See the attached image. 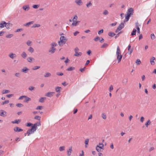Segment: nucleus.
I'll return each mask as SVG.
<instances>
[{
  "instance_id": "3c124183",
  "label": "nucleus",
  "mask_w": 156,
  "mask_h": 156,
  "mask_svg": "<svg viewBox=\"0 0 156 156\" xmlns=\"http://www.w3.org/2000/svg\"><path fill=\"white\" fill-rule=\"evenodd\" d=\"M151 37L152 40H154L155 39V36L153 34H151Z\"/></svg>"
},
{
  "instance_id": "4468645a",
  "label": "nucleus",
  "mask_w": 156,
  "mask_h": 156,
  "mask_svg": "<svg viewBox=\"0 0 156 156\" xmlns=\"http://www.w3.org/2000/svg\"><path fill=\"white\" fill-rule=\"evenodd\" d=\"M9 57L12 59H13L16 58V54H14L12 53H10L9 55Z\"/></svg>"
},
{
  "instance_id": "338daca9",
  "label": "nucleus",
  "mask_w": 156,
  "mask_h": 156,
  "mask_svg": "<svg viewBox=\"0 0 156 156\" xmlns=\"http://www.w3.org/2000/svg\"><path fill=\"white\" fill-rule=\"evenodd\" d=\"M57 75L58 76H62L63 75V74L62 73H57Z\"/></svg>"
},
{
  "instance_id": "72a5a7b5",
  "label": "nucleus",
  "mask_w": 156,
  "mask_h": 156,
  "mask_svg": "<svg viewBox=\"0 0 156 156\" xmlns=\"http://www.w3.org/2000/svg\"><path fill=\"white\" fill-rule=\"evenodd\" d=\"M136 63L137 65H139L141 63V62L139 59H137L136 61Z\"/></svg>"
},
{
  "instance_id": "dca6fc26",
  "label": "nucleus",
  "mask_w": 156,
  "mask_h": 156,
  "mask_svg": "<svg viewBox=\"0 0 156 156\" xmlns=\"http://www.w3.org/2000/svg\"><path fill=\"white\" fill-rule=\"evenodd\" d=\"M24 100L23 101L24 102H27L28 101L31 100L30 98L26 96H24Z\"/></svg>"
},
{
  "instance_id": "f03ea898",
  "label": "nucleus",
  "mask_w": 156,
  "mask_h": 156,
  "mask_svg": "<svg viewBox=\"0 0 156 156\" xmlns=\"http://www.w3.org/2000/svg\"><path fill=\"white\" fill-rule=\"evenodd\" d=\"M67 41V39L66 37L62 36L60 38V41L58 42V44L60 46H62L66 43Z\"/></svg>"
},
{
  "instance_id": "f8f14e48",
  "label": "nucleus",
  "mask_w": 156,
  "mask_h": 156,
  "mask_svg": "<svg viewBox=\"0 0 156 156\" xmlns=\"http://www.w3.org/2000/svg\"><path fill=\"white\" fill-rule=\"evenodd\" d=\"M75 2L76 4L79 6H81L83 5V2L82 0H76Z\"/></svg>"
},
{
  "instance_id": "e2e57ef3",
  "label": "nucleus",
  "mask_w": 156,
  "mask_h": 156,
  "mask_svg": "<svg viewBox=\"0 0 156 156\" xmlns=\"http://www.w3.org/2000/svg\"><path fill=\"white\" fill-rule=\"evenodd\" d=\"M32 125H33V124L32 123H31L30 122H28L27 123V126L29 127V126H31Z\"/></svg>"
},
{
  "instance_id": "6e6d98bb",
  "label": "nucleus",
  "mask_w": 156,
  "mask_h": 156,
  "mask_svg": "<svg viewBox=\"0 0 156 156\" xmlns=\"http://www.w3.org/2000/svg\"><path fill=\"white\" fill-rule=\"evenodd\" d=\"M144 120V118L143 116H141L140 118V121L141 122L143 123Z\"/></svg>"
},
{
  "instance_id": "de8ad7c7",
  "label": "nucleus",
  "mask_w": 156,
  "mask_h": 156,
  "mask_svg": "<svg viewBox=\"0 0 156 156\" xmlns=\"http://www.w3.org/2000/svg\"><path fill=\"white\" fill-rule=\"evenodd\" d=\"M108 14V12L106 10H105L103 12V14L105 15H107Z\"/></svg>"
},
{
  "instance_id": "c85d7f7f",
  "label": "nucleus",
  "mask_w": 156,
  "mask_h": 156,
  "mask_svg": "<svg viewBox=\"0 0 156 156\" xmlns=\"http://www.w3.org/2000/svg\"><path fill=\"white\" fill-rule=\"evenodd\" d=\"M34 119H36V120H39V122H40V120H41V117L40 116H39L38 115H36L34 117Z\"/></svg>"
},
{
  "instance_id": "aec40b11",
  "label": "nucleus",
  "mask_w": 156,
  "mask_h": 156,
  "mask_svg": "<svg viewBox=\"0 0 156 156\" xmlns=\"http://www.w3.org/2000/svg\"><path fill=\"white\" fill-rule=\"evenodd\" d=\"M29 70V69L26 67H24L22 69V72L24 73H26Z\"/></svg>"
},
{
  "instance_id": "603ef678",
  "label": "nucleus",
  "mask_w": 156,
  "mask_h": 156,
  "mask_svg": "<svg viewBox=\"0 0 156 156\" xmlns=\"http://www.w3.org/2000/svg\"><path fill=\"white\" fill-rule=\"evenodd\" d=\"M88 142H89V140L88 139H87L85 141V144H86L85 147H87V145L88 144Z\"/></svg>"
},
{
  "instance_id": "a18cd8bd",
  "label": "nucleus",
  "mask_w": 156,
  "mask_h": 156,
  "mask_svg": "<svg viewBox=\"0 0 156 156\" xmlns=\"http://www.w3.org/2000/svg\"><path fill=\"white\" fill-rule=\"evenodd\" d=\"M39 6V5H34L33 6V7L34 9H37L38 8Z\"/></svg>"
},
{
  "instance_id": "8fccbe9b",
  "label": "nucleus",
  "mask_w": 156,
  "mask_h": 156,
  "mask_svg": "<svg viewBox=\"0 0 156 156\" xmlns=\"http://www.w3.org/2000/svg\"><path fill=\"white\" fill-rule=\"evenodd\" d=\"M15 76L17 77H20V73H15Z\"/></svg>"
},
{
  "instance_id": "20e7f679",
  "label": "nucleus",
  "mask_w": 156,
  "mask_h": 156,
  "mask_svg": "<svg viewBox=\"0 0 156 156\" xmlns=\"http://www.w3.org/2000/svg\"><path fill=\"white\" fill-rule=\"evenodd\" d=\"M133 10L132 8H130L128 9L127 14L125 16V19L126 20V21H127L129 20L131 15L133 14Z\"/></svg>"
},
{
  "instance_id": "09e8293b",
  "label": "nucleus",
  "mask_w": 156,
  "mask_h": 156,
  "mask_svg": "<svg viewBox=\"0 0 156 156\" xmlns=\"http://www.w3.org/2000/svg\"><path fill=\"white\" fill-rule=\"evenodd\" d=\"M108 46V45L107 44L104 43L101 46V48H105L107 47Z\"/></svg>"
},
{
  "instance_id": "a19ab883",
  "label": "nucleus",
  "mask_w": 156,
  "mask_h": 156,
  "mask_svg": "<svg viewBox=\"0 0 156 156\" xmlns=\"http://www.w3.org/2000/svg\"><path fill=\"white\" fill-rule=\"evenodd\" d=\"M9 102V100H5L2 103V105H4L5 104H8Z\"/></svg>"
},
{
  "instance_id": "7ed1b4c3",
  "label": "nucleus",
  "mask_w": 156,
  "mask_h": 156,
  "mask_svg": "<svg viewBox=\"0 0 156 156\" xmlns=\"http://www.w3.org/2000/svg\"><path fill=\"white\" fill-rule=\"evenodd\" d=\"M51 47L49 50V52L51 54H53L56 50L55 47L57 45V44L55 42H52L51 43Z\"/></svg>"
},
{
  "instance_id": "bb28decb",
  "label": "nucleus",
  "mask_w": 156,
  "mask_h": 156,
  "mask_svg": "<svg viewBox=\"0 0 156 156\" xmlns=\"http://www.w3.org/2000/svg\"><path fill=\"white\" fill-rule=\"evenodd\" d=\"M20 122H21L20 119H17V120H15L14 121H12V122L13 124L16 123V124H18Z\"/></svg>"
},
{
  "instance_id": "37998d69",
  "label": "nucleus",
  "mask_w": 156,
  "mask_h": 156,
  "mask_svg": "<svg viewBox=\"0 0 156 156\" xmlns=\"http://www.w3.org/2000/svg\"><path fill=\"white\" fill-rule=\"evenodd\" d=\"M136 29H133L132 33H131V35L133 36V35H135L136 34Z\"/></svg>"
},
{
  "instance_id": "412c9836",
  "label": "nucleus",
  "mask_w": 156,
  "mask_h": 156,
  "mask_svg": "<svg viewBox=\"0 0 156 156\" xmlns=\"http://www.w3.org/2000/svg\"><path fill=\"white\" fill-rule=\"evenodd\" d=\"M10 91L9 90H3L2 91V93L3 94H5L9 93Z\"/></svg>"
},
{
  "instance_id": "bf43d9fd",
  "label": "nucleus",
  "mask_w": 156,
  "mask_h": 156,
  "mask_svg": "<svg viewBox=\"0 0 156 156\" xmlns=\"http://www.w3.org/2000/svg\"><path fill=\"white\" fill-rule=\"evenodd\" d=\"M79 32L78 31H76L73 33L74 36H76L79 33Z\"/></svg>"
},
{
  "instance_id": "a878e982",
  "label": "nucleus",
  "mask_w": 156,
  "mask_h": 156,
  "mask_svg": "<svg viewBox=\"0 0 156 156\" xmlns=\"http://www.w3.org/2000/svg\"><path fill=\"white\" fill-rule=\"evenodd\" d=\"M21 56L23 58H25L27 56V55L25 52L23 51L22 52Z\"/></svg>"
},
{
  "instance_id": "4c0bfd02",
  "label": "nucleus",
  "mask_w": 156,
  "mask_h": 156,
  "mask_svg": "<svg viewBox=\"0 0 156 156\" xmlns=\"http://www.w3.org/2000/svg\"><path fill=\"white\" fill-rule=\"evenodd\" d=\"M61 89V87H57L55 88V90L57 92H59Z\"/></svg>"
},
{
  "instance_id": "f3484780",
  "label": "nucleus",
  "mask_w": 156,
  "mask_h": 156,
  "mask_svg": "<svg viewBox=\"0 0 156 156\" xmlns=\"http://www.w3.org/2000/svg\"><path fill=\"white\" fill-rule=\"evenodd\" d=\"M23 8L25 11H28L30 9V7L29 5H25L23 7Z\"/></svg>"
},
{
  "instance_id": "864d4df0",
  "label": "nucleus",
  "mask_w": 156,
  "mask_h": 156,
  "mask_svg": "<svg viewBox=\"0 0 156 156\" xmlns=\"http://www.w3.org/2000/svg\"><path fill=\"white\" fill-rule=\"evenodd\" d=\"M113 89V88L112 85H111L110 86L109 88V90L110 92H111Z\"/></svg>"
},
{
  "instance_id": "69168bd1",
  "label": "nucleus",
  "mask_w": 156,
  "mask_h": 156,
  "mask_svg": "<svg viewBox=\"0 0 156 156\" xmlns=\"http://www.w3.org/2000/svg\"><path fill=\"white\" fill-rule=\"evenodd\" d=\"M154 150V147H151L149 149V152H151V151H152L153 150Z\"/></svg>"
},
{
  "instance_id": "c756f323",
  "label": "nucleus",
  "mask_w": 156,
  "mask_h": 156,
  "mask_svg": "<svg viewBox=\"0 0 156 156\" xmlns=\"http://www.w3.org/2000/svg\"><path fill=\"white\" fill-rule=\"evenodd\" d=\"M28 51L31 53H33L34 51V50L32 47H30L29 48Z\"/></svg>"
},
{
  "instance_id": "c9c22d12",
  "label": "nucleus",
  "mask_w": 156,
  "mask_h": 156,
  "mask_svg": "<svg viewBox=\"0 0 156 156\" xmlns=\"http://www.w3.org/2000/svg\"><path fill=\"white\" fill-rule=\"evenodd\" d=\"M59 150L60 151H63L65 150V147L64 146L60 147L59 148Z\"/></svg>"
},
{
  "instance_id": "393cba45",
  "label": "nucleus",
  "mask_w": 156,
  "mask_h": 156,
  "mask_svg": "<svg viewBox=\"0 0 156 156\" xmlns=\"http://www.w3.org/2000/svg\"><path fill=\"white\" fill-rule=\"evenodd\" d=\"M72 151V147H70L68 150L67 151V154L69 156H70L71 155V152Z\"/></svg>"
},
{
  "instance_id": "f257e3e1",
  "label": "nucleus",
  "mask_w": 156,
  "mask_h": 156,
  "mask_svg": "<svg viewBox=\"0 0 156 156\" xmlns=\"http://www.w3.org/2000/svg\"><path fill=\"white\" fill-rule=\"evenodd\" d=\"M116 56L117 59L118 60V63H119L121 61L122 57V55L121 54V50L119 46H118L117 47Z\"/></svg>"
},
{
  "instance_id": "5fc2aeb1",
  "label": "nucleus",
  "mask_w": 156,
  "mask_h": 156,
  "mask_svg": "<svg viewBox=\"0 0 156 156\" xmlns=\"http://www.w3.org/2000/svg\"><path fill=\"white\" fill-rule=\"evenodd\" d=\"M16 106L19 107H20L23 106V105L22 104L20 103H18L16 104Z\"/></svg>"
},
{
  "instance_id": "f704fd0d",
  "label": "nucleus",
  "mask_w": 156,
  "mask_h": 156,
  "mask_svg": "<svg viewBox=\"0 0 156 156\" xmlns=\"http://www.w3.org/2000/svg\"><path fill=\"white\" fill-rule=\"evenodd\" d=\"M41 26L40 24H35L32 27L33 28H35L36 27H39Z\"/></svg>"
},
{
  "instance_id": "473e14b6",
  "label": "nucleus",
  "mask_w": 156,
  "mask_h": 156,
  "mask_svg": "<svg viewBox=\"0 0 156 156\" xmlns=\"http://www.w3.org/2000/svg\"><path fill=\"white\" fill-rule=\"evenodd\" d=\"M92 4L91 2H89L86 4V5L87 8H89L91 6Z\"/></svg>"
},
{
  "instance_id": "6ab92c4d",
  "label": "nucleus",
  "mask_w": 156,
  "mask_h": 156,
  "mask_svg": "<svg viewBox=\"0 0 156 156\" xmlns=\"http://www.w3.org/2000/svg\"><path fill=\"white\" fill-rule=\"evenodd\" d=\"M33 21L30 22L26 23L24 26L26 27H29L30 25L33 24Z\"/></svg>"
},
{
  "instance_id": "2eb2a0df",
  "label": "nucleus",
  "mask_w": 156,
  "mask_h": 156,
  "mask_svg": "<svg viewBox=\"0 0 156 156\" xmlns=\"http://www.w3.org/2000/svg\"><path fill=\"white\" fill-rule=\"evenodd\" d=\"M14 130L15 132H19L23 131V130L18 127H16L14 128Z\"/></svg>"
},
{
  "instance_id": "b1692460",
  "label": "nucleus",
  "mask_w": 156,
  "mask_h": 156,
  "mask_svg": "<svg viewBox=\"0 0 156 156\" xmlns=\"http://www.w3.org/2000/svg\"><path fill=\"white\" fill-rule=\"evenodd\" d=\"M34 60V59L31 57H28L27 59V61L28 62L31 63Z\"/></svg>"
},
{
  "instance_id": "2f4dec72",
  "label": "nucleus",
  "mask_w": 156,
  "mask_h": 156,
  "mask_svg": "<svg viewBox=\"0 0 156 156\" xmlns=\"http://www.w3.org/2000/svg\"><path fill=\"white\" fill-rule=\"evenodd\" d=\"M33 133L32 132L30 131V129L28 130L27 133H25V136H26L27 135L28 136H29L30 134Z\"/></svg>"
},
{
  "instance_id": "cd10ccee",
  "label": "nucleus",
  "mask_w": 156,
  "mask_h": 156,
  "mask_svg": "<svg viewBox=\"0 0 156 156\" xmlns=\"http://www.w3.org/2000/svg\"><path fill=\"white\" fill-rule=\"evenodd\" d=\"M131 46L130 45H128V50L130 54H131L133 51V49L132 48H131Z\"/></svg>"
},
{
  "instance_id": "ddd939ff",
  "label": "nucleus",
  "mask_w": 156,
  "mask_h": 156,
  "mask_svg": "<svg viewBox=\"0 0 156 156\" xmlns=\"http://www.w3.org/2000/svg\"><path fill=\"white\" fill-rule=\"evenodd\" d=\"M55 94L54 92H48L45 94V96L49 97L52 96Z\"/></svg>"
},
{
  "instance_id": "7c9ffc66",
  "label": "nucleus",
  "mask_w": 156,
  "mask_h": 156,
  "mask_svg": "<svg viewBox=\"0 0 156 156\" xmlns=\"http://www.w3.org/2000/svg\"><path fill=\"white\" fill-rule=\"evenodd\" d=\"M46 99V98L45 97H42L39 100V102L41 103L44 102L45 100Z\"/></svg>"
},
{
  "instance_id": "0e129e2a",
  "label": "nucleus",
  "mask_w": 156,
  "mask_h": 156,
  "mask_svg": "<svg viewBox=\"0 0 156 156\" xmlns=\"http://www.w3.org/2000/svg\"><path fill=\"white\" fill-rule=\"evenodd\" d=\"M103 32V29H101L98 32V34L100 35L101 34H102Z\"/></svg>"
},
{
  "instance_id": "423d86ee",
  "label": "nucleus",
  "mask_w": 156,
  "mask_h": 156,
  "mask_svg": "<svg viewBox=\"0 0 156 156\" xmlns=\"http://www.w3.org/2000/svg\"><path fill=\"white\" fill-rule=\"evenodd\" d=\"M96 150L98 152L102 151L104 150V144L102 143H99L96 147Z\"/></svg>"
},
{
  "instance_id": "4be33fe9",
  "label": "nucleus",
  "mask_w": 156,
  "mask_h": 156,
  "mask_svg": "<svg viewBox=\"0 0 156 156\" xmlns=\"http://www.w3.org/2000/svg\"><path fill=\"white\" fill-rule=\"evenodd\" d=\"M51 76V74L49 72H47L45 73L44 75V77L47 78L50 77Z\"/></svg>"
},
{
  "instance_id": "5701e85b",
  "label": "nucleus",
  "mask_w": 156,
  "mask_h": 156,
  "mask_svg": "<svg viewBox=\"0 0 156 156\" xmlns=\"http://www.w3.org/2000/svg\"><path fill=\"white\" fill-rule=\"evenodd\" d=\"M102 118L104 120H106L107 118L106 115L105 113H102L101 115Z\"/></svg>"
},
{
  "instance_id": "e433bc0d",
  "label": "nucleus",
  "mask_w": 156,
  "mask_h": 156,
  "mask_svg": "<svg viewBox=\"0 0 156 156\" xmlns=\"http://www.w3.org/2000/svg\"><path fill=\"white\" fill-rule=\"evenodd\" d=\"M151 121L149 119H148L147 121V122H146L145 123V125L147 127H148V126L149 125H150V124H151Z\"/></svg>"
},
{
  "instance_id": "774afa93",
  "label": "nucleus",
  "mask_w": 156,
  "mask_h": 156,
  "mask_svg": "<svg viewBox=\"0 0 156 156\" xmlns=\"http://www.w3.org/2000/svg\"><path fill=\"white\" fill-rule=\"evenodd\" d=\"M79 156H84V152L83 151H81V154L79 155Z\"/></svg>"
},
{
  "instance_id": "ea45409f",
  "label": "nucleus",
  "mask_w": 156,
  "mask_h": 156,
  "mask_svg": "<svg viewBox=\"0 0 156 156\" xmlns=\"http://www.w3.org/2000/svg\"><path fill=\"white\" fill-rule=\"evenodd\" d=\"M13 36V34H8L6 36V37L8 38H11Z\"/></svg>"
},
{
  "instance_id": "6e6552de",
  "label": "nucleus",
  "mask_w": 156,
  "mask_h": 156,
  "mask_svg": "<svg viewBox=\"0 0 156 156\" xmlns=\"http://www.w3.org/2000/svg\"><path fill=\"white\" fill-rule=\"evenodd\" d=\"M10 23H6L4 21H2L0 23V28H3L5 27L7 29H9Z\"/></svg>"
},
{
  "instance_id": "39448f33",
  "label": "nucleus",
  "mask_w": 156,
  "mask_h": 156,
  "mask_svg": "<svg viewBox=\"0 0 156 156\" xmlns=\"http://www.w3.org/2000/svg\"><path fill=\"white\" fill-rule=\"evenodd\" d=\"M78 16L75 15L74 16L73 20V23L71 25L72 27H75L77 26L80 23V21L77 20Z\"/></svg>"
},
{
  "instance_id": "052dcab7",
  "label": "nucleus",
  "mask_w": 156,
  "mask_h": 156,
  "mask_svg": "<svg viewBox=\"0 0 156 156\" xmlns=\"http://www.w3.org/2000/svg\"><path fill=\"white\" fill-rule=\"evenodd\" d=\"M13 96V94H9L7 95L6 96L8 98H10L11 97Z\"/></svg>"
},
{
  "instance_id": "9b49d317",
  "label": "nucleus",
  "mask_w": 156,
  "mask_h": 156,
  "mask_svg": "<svg viewBox=\"0 0 156 156\" xmlns=\"http://www.w3.org/2000/svg\"><path fill=\"white\" fill-rule=\"evenodd\" d=\"M124 26V23H121L118 27L117 29L115 31L116 32H118L121 29H122Z\"/></svg>"
},
{
  "instance_id": "13d9d810",
  "label": "nucleus",
  "mask_w": 156,
  "mask_h": 156,
  "mask_svg": "<svg viewBox=\"0 0 156 156\" xmlns=\"http://www.w3.org/2000/svg\"><path fill=\"white\" fill-rule=\"evenodd\" d=\"M136 28L137 30V32L138 34L140 33V29L139 27L137 25L136 26Z\"/></svg>"
},
{
  "instance_id": "58836bf2",
  "label": "nucleus",
  "mask_w": 156,
  "mask_h": 156,
  "mask_svg": "<svg viewBox=\"0 0 156 156\" xmlns=\"http://www.w3.org/2000/svg\"><path fill=\"white\" fill-rule=\"evenodd\" d=\"M75 68L73 67H70L68 68L67 70L68 71H71L75 69Z\"/></svg>"
},
{
  "instance_id": "0eeeda50",
  "label": "nucleus",
  "mask_w": 156,
  "mask_h": 156,
  "mask_svg": "<svg viewBox=\"0 0 156 156\" xmlns=\"http://www.w3.org/2000/svg\"><path fill=\"white\" fill-rule=\"evenodd\" d=\"M41 122H39L34 124L32 126L30 130L32 132V133H34L37 129V127L41 126Z\"/></svg>"
},
{
  "instance_id": "680f3d73",
  "label": "nucleus",
  "mask_w": 156,
  "mask_h": 156,
  "mask_svg": "<svg viewBox=\"0 0 156 156\" xmlns=\"http://www.w3.org/2000/svg\"><path fill=\"white\" fill-rule=\"evenodd\" d=\"M100 38L98 37H96L94 39V41H97L98 40H100Z\"/></svg>"
},
{
  "instance_id": "a211bd4d",
  "label": "nucleus",
  "mask_w": 156,
  "mask_h": 156,
  "mask_svg": "<svg viewBox=\"0 0 156 156\" xmlns=\"http://www.w3.org/2000/svg\"><path fill=\"white\" fill-rule=\"evenodd\" d=\"M155 60V57H153L150 59V63L151 65H154L155 64L154 60Z\"/></svg>"
},
{
  "instance_id": "79ce46f5",
  "label": "nucleus",
  "mask_w": 156,
  "mask_h": 156,
  "mask_svg": "<svg viewBox=\"0 0 156 156\" xmlns=\"http://www.w3.org/2000/svg\"><path fill=\"white\" fill-rule=\"evenodd\" d=\"M35 89V88L32 86H30L28 88V89L30 91H32L34 90Z\"/></svg>"
},
{
  "instance_id": "4d7b16f0",
  "label": "nucleus",
  "mask_w": 156,
  "mask_h": 156,
  "mask_svg": "<svg viewBox=\"0 0 156 156\" xmlns=\"http://www.w3.org/2000/svg\"><path fill=\"white\" fill-rule=\"evenodd\" d=\"M43 108V107L42 106H38L36 108L37 110H41Z\"/></svg>"
},
{
  "instance_id": "49530a36",
  "label": "nucleus",
  "mask_w": 156,
  "mask_h": 156,
  "mask_svg": "<svg viewBox=\"0 0 156 156\" xmlns=\"http://www.w3.org/2000/svg\"><path fill=\"white\" fill-rule=\"evenodd\" d=\"M108 35L110 36L113 37L115 35V34L113 32H110L108 33Z\"/></svg>"
},
{
  "instance_id": "9d476101",
  "label": "nucleus",
  "mask_w": 156,
  "mask_h": 156,
  "mask_svg": "<svg viewBox=\"0 0 156 156\" xmlns=\"http://www.w3.org/2000/svg\"><path fill=\"white\" fill-rule=\"evenodd\" d=\"M7 115V113L5 111L1 109L0 110V116L5 117Z\"/></svg>"
},
{
  "instance_id": "c03bdc74",
  "label": "nucleus",
  "mask_w": 156,
  "mask_h": 156,
  "mask_svg": "<svg viewBox=\"0 0 156 156\" xmlns=\"http://www.w3.org/2000/svg\"><path fill=\"white\" fill-rule=\"evenodd\" d=\"M27 44L28 46H31L32 44V42L30 41H28L27 42Z\"/></svg>"
},
{
  "instance_id": "1a4fd4ad",
  "label": "nucleus",
  "mask_w": 156,
  "mask_h": 156,
  "mask_svg": "<svg viewBox=\"0 0 156 156\" xmlns=\"http://www.w3.org/2000/svg\"><path fill=\"white\" fill-rule=\"evenodd\" d=\"M79 49L78 48L76 47L74 49L75 54L74 56L76 57H79L82 55V53L81 52H79Z\"/></svg>"
}]
</instances>
